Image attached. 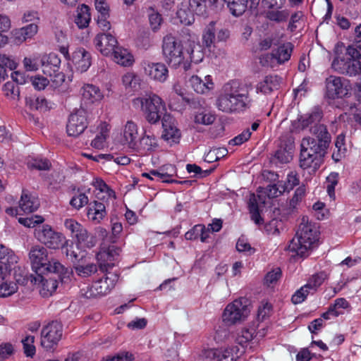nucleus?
Wrapping results in <instances>:
<instances>
[{
  "instance_id": "obj_60",
  "label": "nucleus",
  "mask_w": 361,
  "mask_h": 361,
  "mask_svg": "<svg viewBox=\"0 0 361 361\" xmlns=\"http://www.w3.org/2000/svg\"><path fill=\"white\" fill-rule=\"evenodd\" d=\"M44 218L41 216H35L27 218H20L18 221L20 224L28 228L35 227L37 225L44 221Z\"/></svg>"
},
{
  "instance_id": "obj_18",
  "label": "nucleus",
  "mask_w": 361,
  "mask_h": 361,
  "mask_svg": "<svg viewBox=\"0 0 361 361\" xmlns=\"http://www.w3.org/2000/svg\"><path fill=\"white\" fill-rule=\"evenodd\" d=\"M265 204V197L261 195L250 194L247 203L251 219L257 225L264 224V219L260 215L262 208Z\"/></svg>"
},
{
  "instance_id": "obj_11",
  "label": "nucleus",
  "mask_w": 361,
  "mask_h": 361,
  "mask_svg": "<svg viewBox=\"0 0 361 361\" xmlns=\"http://www.w3.org/2000/svg\"><path fill=\"white\" fill-rule=\"evenodd\" d=\"M331 66L340 74L350 77L358 76L361 78V62L359 60L338 56L333 60Z\"/></svg>"
},
{
  "instance_id": "obj_44",
  "label": "nucleus",
  "mask_w": 361,
  "mask_h": 361,
  "mask_svg": "<svg viewBox=\"0 0 361 361\" xmlns=\"http://www.w3.org/2000/svg\"><path fill=\"white\" fill-rule=\"evenodd\" d=\"M49 59L51 60L50 63L54 66V75L52 76L51 73H49V76L51 77V80L56 83V85H59L65 80L64 75L59 72L58 65L60 63V60L55 55H49Z\"/></svg>"
},
{
  "instance_id": "obj_62",
  "label": "nucleus",
  "mask_w": 361,
  "mask_h": 361,
  "mask_svg": "<svg viewBox=\"0 0 361 361\" xmlns=\"http://www.w3.org/2000/svg\"><path fill=\"white\" fill-rule=\"evenodd\" d=\"M305 194V188L304 186H300L296 189L294 195L289 202V209L293 210L295 209L298 203L302 200Z\"/></svg>"
},
{
  "instance_id": "obj_49",
  "label": "nucleus",
  "mask_w": 361,
  "mask_h": 361,
  "mask_svg": "<svg viewBox=\"0 0 361 361\" xmlns=\"http://www.w3.org/2000/svg\"><path fill=\"white\" fill-rule=\"evenodd\" d=\"M227 149L224 147L214 148L206 154L204 161L208 163L219 161L227 154Z\"/></svg>"
},
{
  "instance_id": "obj_16",
  "label": "nucleus",
  "mask_w": 361,
  "mask_h": 361,
  "mask_svg": "<svg viewBox=\"0 0 361 361\" xmlns=\"http://www.w3.org/2000/svg\"><path fill=\"white\" fill-rule=\"evenodd\" d=\"M29 259L35 272L39 276L44 274V267L49 260L47 248L39 245H32L29 252Z\"/></svg>"
},
{
  "instance_id": "obj_7",
  "label": "nucleus",
  "mask_w": 361,
  "mask_h": 361,
  "mask_svg": "<svg viewBox=\"0 0 361 361\" xmlns=\"http://www.w3.org/2000/svg\"><path fill=\"white\" fill-rule=\"evenodd\" d=\"M250 300L240 298L228 304L223 313V320L228 324L243 321L250 314Z\"/></svg>"
},
{
  "instance_id": "obj_6",
  "label": "nucleus",
  "mask_w": 361,
  "mask_h": 361,
  "mask_svg": "<svg viewBox=\"0 0 361 361\" xmlns=\"http://www.w3.org/2000/svg\"><path fill=\"white\" fill-rule=\"evenodd\" d=\"M207 13L206 0H184L180 4L177 16L182 23L192 24L194 15L204 16Z\"/></svg>"
},
{
  "instance_id": "obj_29",
  "label": "nucleus",
  "mask_w": 361,
  "mask_h": 361,
  "mask_svg": "<svg viewBox=\"0 0 361 361\" xmlns=\"http://www.w3.org/2000/svg\"><path fill=\"white\" fill-rule=\"evenodd\" d=\"M116 252L114 249L109 247L107 250H102L97 255L100 270L106 272L109 269L114 267L113 261L115 260Z\"/></svg>"
},
{
  "instance_id": "obj_45",
  "label": "nucleus",
  "mask_w": 361,
  "mask_h": 361,
  "mask_svg": "<svg viewBox=\"0 0 361 361\" xmlns=\"http://www.w3.org/2000/svg\"><path fill=\"white\" fill-rule=\"evenodd\" d=\"M26 104L35 110H46L48 108L47 101L44 97H30L26 98Z\"/></svg>"
},
{
  "instance_id": "obj_56",
  "label": "nucleus",
  "mask_w": 361,
  "mask_h": 361,
  "mask_svg": "<svg viewBox=\"0 0 361 361\" xmlns=\"http://www.w3.org/2000/svg\"><path fill=\"white\" fill-rule=\"evenodd\" d=\"M345 58L359 60L361 58V44L355 42L346 49Z\"/></svg>"
},
{
  "instance_id": "obj_34",
  "label": "nucleus",
  "mask_w": 361,
  "mask_h": 361,
  "mask_svg": "<svg viewBox=\"0 0 361 361\" xmlns=\"http://www.w3.org/2000/svg\"><path fill=\"white\" fill-rule=\"evenodd\" d=\"M190 81L193 90L200 94H204L214 88V83L209 75L205 77V81L197 75H193Z\"/></svg>"
},
{
  "instance_id": "obj_28",
  "label": "nucleus",
  "mask_w": 361,
  "mask_h": 361,
  "mask_svg": "<svg viewBox=\"0 0 361 361\" xmlns=\"http://www.w3.org/2000/svg\"><path fill=\"white\" fill-rule=\"evenodd\" d=\"M38 31V26L35 23H30L25 27L16 29L12 32L15 43L21 44L28 39H31Z\"/></svg>"
},
{
  "instance_id": "obj_5",
  "label": "nucleus",
  "mask_w": 361,
  "mask_h": 361,
  "mask_svg": "<svg viewBox=\"0 0 361 361\" xmlns=\"http://www.w3.org/2000/svg\"><path fill=\"white\" fill-rule=\"evenodd\" d=\"M162 52L166 62L173 68H178L185 59V46L172 35L163 39Z\"/></svg>"
},
{
  "instance_id": "obj_54",
  "label": "nucleus",
  "mask_w": 361,
  "mask_h": 361,
  "mask_svg": "<svg viewBox=\"0 0 361 361\" xmlns=\"http://www.w3.org/2000/svg\"><path fill=\"white\" fill-rule=\"evenodd\" d=\"M107 132L108 129L106 126L102 127L99 134H97L94 139L92 141V147L95 149L103 148L107 137Z\"/></svg>"
},
{
  "instance_id": "obj_8",
  "label": "nucleus",
  "mask_w": 361,
  "mask_h": 361,
  "mask_svg": "<svg viewBox=\"0 0 361 361\" xmlns=\"http://www.w3.org/2000/svg\"><path fill=\"white\" fill-rule=\"evenodd\" d=\"M35 238L50 249H59L63 247L65 238L61 233L54 231L48 224L38 226L35 229Z\"/></svg>"
},
{
  "instance_id": "obj_64",
  "label": "nucleus",
  "mask_w": 361,
  "mask_h": 361,
  "mask_svg": "<svg viewBox=\"0 0 361 361\" xmlns=\"http://www.w3.org/2000/svg\"><path fill=\"white\" fill-rule=\"evenodd\" d=\"M236 249L240 252H246L251 255L255 252V249L250 245L245 239L239 238L236 243Z\"/></svg>"
},
{
  "instance_id": "obj_2",
  "label": "nucleus",
  "mask_w": 361,
  "mask_h": 361,
  "mask_svg": "<svg viewBox=\"0 0 361 361\" xmlns=\"http://www.w3.org/2000/svg\"><path fill=\"white\" fill-rule=\"evenodd\" d=\"M329 147V144L314 140L310 136L302 138L300 143V167L316 171L323 163Z\"/></svg>"
},
{
  "instance_id": "obj_61",
  "label": "nucleus",
  "mask_w": 361,
  "mask_h": 361,
  "mask_svg": "<svg viewBox=\"0 0 361 361\" xmlns=\"http://www.w3.org/2000/svg\"><path fill=\"white\" fill-rule=\"evenodd\" d=\"M303 18L304 14L302 11H297L292 14L288 24V29L291 32H294L300 25Z\"/></svg>"
},
{
  "instance_id": "obj_50",
  "label": "nucleus",
  "mask_w": 361,
  "mask_h": 361,
  "mask_svg": "<svg viewBox=\"0 0 361 361\" xmlns=\"http://www.w3.org/2000/svg\"><path fill=\"white\" fill-rule=\"evenodd\" d=\"M76 274L83 278L88 277L97 271L95 264L90 263L85 266L77 264L74 266Z\"/></svg>"
},
{
  "instance_id": "obj_12",
  "label": "nucleus",
  "mask_w": 361,
  "mask_h": 361,
  "mask_svg": "<svg viewBox=\"0 0 361 361\" xmlns=\"http://www.w3.org/2000/svg\"><path fill=\"white\" fill-rule=\"evenodd\" d=\"M62 325L52 322L44 326L41 331V345L47 350L54 348L62 337Z\"/></svg>"
},
{
  "instance_id": "obj_35",
  "label": "nucleus",
  "mask_w": 361,
  "mask_h": 361,
  "mask_svg": "<svg viewBox=\"0 0 361 361\" xmlns=\"http://www.w3.org/2000/svg\"><path fill=\"white\" fill-rule=\"evenodd\" d=\"M111 56H113L114 61L121 66H129L133 64V56L126 49L121 47L117 46Z\"/></svg>"
},
{
  "instance_id": "obj_1",
  "label": "nucleus",
  "mask_w": 361,
  "mask_h": 361,
  "mask_svg": "<svg viewBox=\"0 0 361 361\" xmlns=\"http://www.w3.org/2000/svg\"><path fill=\"white\" fill-rule=\"evenodd\" d=\"M249 92L250 87L237 81L227 84L224 92L216 99L217 108L226 113L245 111L251 106Z\"/></svg>"
},
{
  "instance_id": "obj_23",
  "label": "nucleus",
  "mask_w": 361,
  "mask_h": 361,
  "mask_svg": "<svg viewBox=\"0 0 361 361\" xmlns=\"http://www.w3.org/2000/svg\"><path fill=\"white\" fill-rule=\"evenodd\" d=\"M145 72L152 79L164 82L168 77V69L162 63H148L145 66Z\"/></svg>"
},
{
  "instance_id": "obj_15",
  "label": "nucleus",
  "mask_w": 361,
  "mask_h": 361,
  "mask_svg": "<svg viewBox=\"0 0 361 361\" xmlns=\"http://www.w3.org/2000/svg\"><path fill=\"white\" fill-rule=\"evenodd\" d=\"M347 80L336 75H330L326 79V95L328 98L334 99L342 98L348 93L346 85Z\"/></svg>"
},
{
  "instance_id": "obj_22",
  "label": "nucleus",
  "mask_w": 361,
  "mask_h": 361,
  "mask_svg": "<svg viewBox=\"0 0 361 361\" xmlns=\"http://www.w3.org/2000/svg\"><path fill=\"white\" fill-rule=\"evenodd\" d=\"M323 116L322 111L314 108L310 113L300 116L298 118V128L301 130L311 128V126H319Z\"/></svg>"
},
{
  "instance_id": "obj_63",
  "label": "nucleus",
  "mask_w": 361,
  "mask_h": 361,
  "mask_svg": "<svg viewBox=\"0 0 361 361\" xmlns=\"http://www.w3.org/2000/svg\"><path fill=\"white\" fill-rule=\"evenodd\" d=\"M133 355L128 352H121L115 355H109L103 358L104 361H132Z\"/></svg>"
},
{
  "instance_id": "obj_57",
  "label": "nucleus",
  "mask_w": 361,
  "mask_h": 361,
  "mask_svg": "<svg viewBox=\"0 0 361 361\" xmlns=\"http://www.w3.org/2000/svg\"><path fill=\"white\" fill-rule=\"evenodd\" d=\"M299 178L298 174L293 171L289 173L287 176V180L281 188L286 192H289L293 188L299 184Z\"/></svg>"
},
{
  "instance_id": "obj_41",
  "label": "nucleus",
  "mask_w": 361,
  "mask_h": 361,
  "mask_svg": "<svg viewBox=\"0 0 361 361\" xmlns=\"http://www.w3.org/2000/svg\"><path fill=\"white\" fill-rule=\"evenodd\" d=\"M327 274L324 271H320L312 275L308 280L305 286L312 292V294L314 293L317 288L324 283L327 279Z\"/></svg>"
},
{
  "instance_id": "obj_17",
  "label": "nucleus",
  "mask_w": 361,
  "mask_h": 361,
  "mask_svg": "<svg viewBox=\"0 0 361 361\" xmlns=\"http://www.w3.org/2000/svg\"><path fill=\"white\" fill-rule=\"evenodd\" d=\"M97 49L104 56H110L118 44L117 39L110 33H99L94 39Z\"/></svg>"
},
{
  "instance_id": "obj_42",
  "label": "nucleus",
  "mask_w": 361,
  "mask_h": 361,
  "mask_svg": "<svg viewBox=\"0 0 361 361\" xmlns=\"http://www.w3.org/2000/svg\"><path fill=\"white\" fill-rule=\"evenodd\" d=\"M90 20V15L89 13V7L85 4H82L80 10L75 19V23L79 28L86 27Z\"/></svg>"
},
{
  "instance_id": "obj_21",
  "label": "nucleus",
  "mask_w": 361,
  "mask_h": 361,
  "mask_svg": "<svg viewBox=\"0 0 361 361\" xmlns=\"http://www.w3.org/2000/svg\"><path fill=\"white\" fill-rule=\"evenodd\" d=\"M161 121L164 128L163 138L166 140H171L173 142H178L180 133L174 124V119L170 115H164Z\"/></svg>"
},
{
  "instance_id": "obj_59",
  "label": "nucleus",
  "mask_w": 361,
  "mask_h": 361,
  "mask_svg": "<svg viewBox=\"0 0 361 361\" xmlns=\"http://www.w3.org/2000/svg\"><path fill=\"white\" fill-rule=\"evenodd\" d=\"M35 337L33 336H27L22 341L24 353L27 356L32 357L35 353V347L33 345Z\"/></svg>"
},
{
  "instance_id": "obj_47",
  "label": "nucleus",
  "mask_w": 361,
  "mask_h": 361,
  "mask_svg": "<svg viewBox=\"0 0 361 361\" xmlns=\"http://www.w3.org/2000/svg\"><path fill=\"white\" fill-rule=\"evenodd\" d=\"M345 135L340 134L337 136L335 142V146L337 148V152H334L332 154V158L336 161L341 160L343 156H344L346 149L345 147Z\"/></svg>"
},
{
  "instance_id": "obj_58",
  "label": "nucleus",
  "mask_w": 361,
  "mask_h": 361,
  "mask_svg": "<svg viewBox=\"0 0 361 361\" xmlns=\"http://www.w3.org/2000/svg\"><path fill=\"white\" fill-rule=\"evenodd\" d=\"M139 78L133 73H127L122 78V82L126 87L136 89L139 85Z\"/></svg>"
},
{
  "instance_id": "obj_4",
  "label": "nucleus",
  "mask_w": 361,
  "mask_h": 361,
  "mask_svg": "<svg viewBox=\"0 0 361 361\" xmlns=\"http://www.w3.org/2000/svg\"><path fill=\"white\" fill-rule=\"evenodd\" d=\"M135 105H140L145 119L152 124H155L166 114V106L162 99L157 94H151L133 99Z\"/></svg>"
},
{
  "instance_id": "obj_39",
  "label": "nucleus",
  "mask_w": 361,
  "mask_h": 361,
  "mask_svg": "<svg viewBox=\"0 0 361 361\" xmlns=\"http://www.w3.org/2000/svg\"><path fill=\"white\" fill-rule=\"evenodd\" d=\"M230 12L235 16H241L247 8L248 0H224Z\"/></svg>"
},
{
  "instance_id": "obj_3",
  "label": "nucleus",
  "mask_w": 361,
  "mask_h": 361,
  "mask_svg": "<svg viewBox=\"0 0 361 361\" xmlns=\"http://www.w3.org/2000/svg\"><path fill=\"white\" fill-rule=\"evenodd\" d=\"M318 233L315 225L307 216H303L295 236L288 245L289 250L302 257L308 256L314 243L318 240Z\"/></svg>"
},
{
  "instance_id": "obj_40",
  "label": "nucleus",
  "mask_w": 361,
  "mask_h": 361,
  "mask_svg": "<svg viewBox=\"0 0 361 361\" xmlns=\"http://www.w3.org/2000/svg\"><path fill=\"white\" fill-rule=\"evenodd\" d=\"M42 287L39 290L40 295L44 298L51 296L58 287V282L56 279H44L41 275Z\"/></svg>"
},
{
  "instance_id": "obj_46",
  "label": "nucleus",
  "mask_w": 361,
  "mask_h": 361,
  "mask_svg": "<svg viewBox=\"0 0 361 361\" xmlns=\"http://www.w3.org/2000/svg\"><path fill=\"white\" fill-rule=\"evenodd\" d=\"M17 290L18 286L15 282L5 279L0 281V298L8 297L15 293Z\"/></svg>"
},
{
  "instance_id": "obj_25",
  "label": "nucleus",
  "mask_w": 361,
  "mask_h": 361,
  "mask_svg": "<svg viewBox=\"0 0 361 361\" xmlns=\"http://www.w3.org/2000/svg\"><path fill=\"white\" fill-rule=\"evenodd\" d=\"M240 349L236 347L226 348L220 351L217 350H209L207 351V356H212L216 358L217 361H235L239 357ZM241 351L240 353H243Z\"/></svg>"
},
{
  "instance_id": "obj_14",
  "label": "nucleus",
  "mask_w": 361,
  "mask_h": 361,
  "mask_svg": "<svg viewBox=\"0 0 361 361\" xmlns=\"http://www.w3.org/2000/svg\"><path fill=\"white\" fill-rule=\"evenodd\" d=\"M286 1V0H262V4L267 8L265 17L277 23L286 22L290 15L287 9H283Z\"/></svg>"
},
{
  "instance_id": "obj_31",
  "label": "nucleus",
  "mask_w": 361,
  "mask_h": 361,
  "mask_svg": "<svg viewBox=\"0 0 361 361\" xmlns=\"http://www.w3.org/2000/svg\"><path fill=\"white\" fill-rule=\"evenodd\" d=\"M138 137L137 126L132 121H128L123 130V139L125 144L130 149L135 146Z\"/></svg>"
},
{
  "instance_id": "obj_32",
  "label": "nucleus",
  "mask_w": 361,
  "mask_h": 361,
  "mask_svg": "<svg viewBox=\"0 0 361 361\" xmlns=\"http://www.w3.org/2000/svg\"><path fill=\"white\" fill-rule=\"evenodd\" d=\"M176 172L175 171V166L169 164L163 166L159 171L157 170H152L151 173L153 176H157L160 179L162 180V182L164 183H188L189 181L184 180V181H178L173 179L170 178L172 177Z\"/></svg>"
},
{
  "instance_id": "obj_55",
  "label": "nucleus",
  "mask_w": 361,
  "mask_h": 361,
  "mask_svg": "<svg viewBox=\"0 0 361 361\" xmlns=\"http://www.w3.org/2000/svg\"><path fill=\"white\" fill-rule=\"evenodd\" d=\"M312 294L310 290L305 285L298 290L292 296L291 301L293 304L297 305L302 302L309 294Z\"/></svg>"
},
{
  "instance_id": "obj_51",
  "label": "nucleus",
  "mask_w": 361,
  "mask_h": 361,
  "mask_svg": "<svg viewBox=\"0 0 361 361\" xmlns=\"http://www.w3.org/2000/svg\"><path fill=\"white\" fill-rule=\"evenodd\" d=\"M254 333L255 330L252 328L242 329L237 335L235 338L236 343L243 348L245 344L252 341Z\"/></svg>"
},
{
  "instance_id": "obj_24",
  "label": "nucleus",
  "mask_w": 361,
  "mask_h": 361,
  "mask_svg": "<svg viewBox=\"0 0 361 361\" xmlns=\"http://www.w3.org/2000/svg\"><path fill=\"white\" fill-rule=\"evenodd\" d=\"M157 147V139L154 136L147 135L146 133L139 138L132 149L140 155H146Z\"/></svg>"
},
{
  "instance_id": "obj_33",
  "label": "nucleus",
  "mask_w": 361,
  "mask_h": 361,
  "mask_svg": "<svg viewBox=\"0 0 361 361\" xmlns=\"http://www.w3.org/2000/svg\"><path fill=\"white\" fill-rule=\"evenodd\" d=\"M39 206V201L37 197L23 192L19 202L20 209L25 213H32L36 211Z\"/></svg>"
},
{
  "instance_id": "obj_30",
  "label": "nucleus",
  "mask_w": 361,
  "mask_h": 361,
  "mask_svg": "<svg viewBox=\"0 0 361 361\" xmlns=\"http://www.w3.org/2000/svg\"><path fill=\"white\" fill-rule=\"evenodd\" d=\"M281 78L277 75L266 76L264 80L259 82L257 90L264 94H270L280 86Z\"/></svg>"
},
{
  "instance_id": "obj_36",
  "label": "nucleus",
  "mask_w": 361,
  "mask_h": 361,
  "mask_svg": "<svg viewBox=\"0 0 361 361\" xmlns=\"http://www.w3.org/2000/svg\"><path fill=\"white\" fill-rule=\"evenodd\" d=\"M310 133L314 140H319L324 143L330 144L331 137L325 125L320 123L319 126H311Z\"/></svg>"
},
{
  "instance_id": "obj_37",
  "label": "nucleus",
  "mask_w": 361,
  "mask_h": 361,
  "mask_svg": "<svg viewBox=\"0 0 361 361\" xmlns=\"http://www.w3.org/2000/svg\"><path fill=\"white\" fill-rule=\"evenodd\" d=\"M293 49V44L290 42H288L273 51L271 56L276 59L279 63H282L290 59Z\"/></svg>"
},
{
  "instance_id": "obj_13",
  "label": "nucleus",
  "mask_w": 361,
  "mask_h": 361,
  "mask_svg": "<svg viewBox=\"0 0 361 361\" xmlns=\"http://www.w3.org/2000/svg\"><path fill=\"white\" fill-rule=\"evenodd\" d=\"M87 126V112L83 108H80L69 116L66 131L69 136L78 137L84 132Z\"/></svg>"
},
{
  "instance_id": "obj_48",
  "label": "nucleus",
  "mask_w": 361,
  "mask_h": 361,
  "mask_svg": "<svg viewBox=\"0 0 361 361\" xmlns=\"http://www.w3.org/2000/svg\"><path fill=\"white\" fill-rule=\"evenodd\" d=\"M51 164L47 159H32L27 162V167L30 169L46 171L51 169Z\"/></svg>"
},
{
  "instance_id": "obj_19",
  "label": "nucleus",
  "mask_w": 361,
  "mask_h": 361,
  "mask_svg": "<svg viewBox=\"0 0 361 361\" xmlns=\"http://www.w3.org/2000/svg\"><path fill=\"white\" fill-rule=\"evenodd\" d=\"M18 257L10 248L0 244V267L4 269V271H10L17 267Z\"/></svg>"
},
{
  "instance_id": "obj_43",
  "label": "nucleus",
  "mask_w": 361,
  "mask_h": 361,
  "mask_svg": "<svg viewBox=\"0 0 361 361\" xmlns=\"http://www.w3.org/2000/svg\"><path fill=\"white\" fill-rule=\"evenodd\" d=\"M48 272H53L63 275L67 274L68 276H69V274L73 273L72 270L68 271L63 264L55 259L49 260V262L44 267V274Z\"/></svg>"
},
{
  "instance_id": "obj_10",
  "label": "nucleus",
  "mask_w": 361,
  "mask_h": 361,
  "mask_svg": "<svg viewBox=\"0 0 361 361\" xmlns=\"http://www.w3.org/2000/svg\"><path fill=\"white\" fill-rule=\"evenodd\" d=\"M64 226L68 230L73 238L77 240V243L85 247H92L95 245L94 236L80 224L73 219L64 221Z\"/></svg>"
},
{
  "instance_id": "obj_27",
  "label": "nucleus",
  "mask_w": 361,
  "mask_h": 361,
  "mask_svg": "<svg viewBox=\"0 0 361 361\" xmlns=\"http://www.w3.org/2000/svg\"><path fill=\"white\" fill-rule=\"evenodd\" d=\"M106 215V207L100 202L93 201L90 203L87 216L94 224H99Z\"/></svg>"
},
{
  "instance_id": "obj_26",
  "label": "nucleus",
  "mask_w": 361,
  "mask_h": 361,
  "mask_svg": "<svg viewBox=\"0 0 361 361\" xmlns=\"http://www.w3.org/2000/svg\"><path fill=\"white\" fill-rule=\"evenodd\" d=\"M203 58L204 52L200 44H195L194 42H189L186 44L185 64L189 61L195 63H198L202 61ZM185 69H187L185 65Z\"/></svg>"
},
{
  "instance_id": "obj_53",
  "label": "nucleus",
  "mask_w": 361,
  "mask_h": 361,
  "mask_svg": "<svg viewBox=\"0 0 361 361\" xmlns=\"http://www.w3.org/2000/svg\"><path fill=\"white\" fill-rule=\"evenodd\" d=\"M274 157L279 163H288L293 158L291 148L287 149L286 147H280L275 153Z\"/></svg>"
},
{
  "instance_id": "obj_38",
  "label": "nucleus",
  "mask_w": 361,
  "mask_h": 361,
  "mask_svg": "<svg viewBox=\"0 0 361 361\" xmlns=\"http://www.w3.org/2000/svg\"><path fill=\"white\" fill-rule=\"evenodd\" d=\"M82 96L83 99L93 103L102 99V94L99 87L93 85H86L82 88Z\"/></svg>"
},
{
  "instance_id": "obj_52",
  "label": "nucleus",
  "mask_w": 361,
  "mask_h": 361,
  "mask_svg": "<svg viewBox=\"0 0 361 361\" xmlns=\"http://www.w3.org/2000/svg\"><path fill=\"white\" fill-rule=\"evenodd\" d=\"M215 23L212 21L206 27L202 36V41L204 44L209 47L215 40Z\"/></svg>"
},
{
  "instance_id": "obj_20",
  "label": "nucleus",
  "mask_w": 361,
  "mask_h": 361,
  "mask_svg": "<svg viewBox=\"0 0 361 361\" xmlns=\"http://www.w3.org/2000/svg\"><path fill=\"white\" fill-rule=\"evenodd\" d=\"M72 61L78 71L85 72L91 65L90 53L84 48H78L72 54Z\"/></svg>"
},
{
  "instance_id": "obj_9",
  "label": "nucleus",
  "mask_w": 361,
  "mask_h": 361,
  "mask_svg": "<svg viewBox=\"0 0 361 361\" xmlns=\"http://www.w3.org/2000/svg\"><path fill=\"white\" fill-rule=\"evenodd\" d=\"M118 279L116 273L108 272L104 279L95 281L90 288L82 289V295L87 298H93L104 295L114 288Z\"/></svg>"
}]
</instances>
